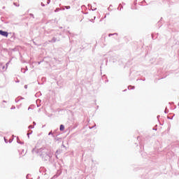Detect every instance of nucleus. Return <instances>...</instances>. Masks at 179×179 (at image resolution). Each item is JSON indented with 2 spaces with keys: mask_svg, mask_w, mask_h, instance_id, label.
Wrapping results in <instances>:
<instances>
[{
  "mask_svg": "<svg viewBox=\"0 0 179 179\" xmlns=\"http://www.w3.org/2000/svg\"><path fill=\"white\" fill-rule=\"evenodd\" d=\"M0 34L1 36H3V37H8L9 36V34L5 31L0 30Z\"/></svg>",
  "mask_w": 179,
  "mask_h": 179,
  "instance_id": "obj_1",
  "label": "nucleus"
},
{
  "mask_svg": "<svg viewBox=\"0 0 179 179\" xmlns=\"http://www.w3.org/2000/svg\"><path fill=\"white\" fill-rule=\"evenodd\" d=\"M59 129L60 131H64L65 129V126H64L63 124H61Z\"/></svg>",
  "mask_w": 179,
  "mask_h": 179,
  "instance_id": "obj_2",
  "label": "nucleus"
},
{
  "mask_svg": "<svg viewBox=\"0 0 179 179\" xmlns=\"http://www.w3.org/2000/svg\"><path fill=\"white\" fill-rule=\"evenodd\" d=\"M56 41H57V38H53L50 41L51 43H55Z\"/></svg>",
  "mask_w": 179,
  "mask_h": 179,
  "instance_id": "obj_3",
  "label": "nucleus"
},
{
  "mask_svg": "<svg viewBox=\"0 0 179 179\" xmlns=\"http://www.w3.org/2000/svg\"><path fill=\"white\" fill-rule=\"evenodd\" d=\"M128 89H129H129H135V87L129 86V87H128Z\"/></svg>",
  "mask_w": 179,
  "mask_h": 179,
  "instance_id": "obj_4",
  "label": "nucleus"
},
{
  "mask_svg": "<svg viewBox=\"0 0 179 179\" xmlns=\"http://www.w3.org/2000/svg\"><path fill=\"white\" fill-rule=\"evenodd\" d=\"M66 9H71V6H66Z\"/></svg>",
  "mask_w": 179,
  "mask_h": 179,
  "instance_id": "obj_5",
  "label": "nucleus"
},
{
  "mask_svg": "<svg viewBox=\"0 0 179 179\" xmlns=\"http://www.w3.org/2000/svg\"><path fill=\"white\" fill-rule=\"evenodd\" d=\"M50 2H51V0H48L47 3H50Z\"/></svg>",
  "mask_w": 179,
  "mask_h": 179,
  "instance_id": "obj_6",
  "label": "nucleus"
},
{
  "mask_svg": "<svg viewBox=\"0 0 179 179\" xmlns=\"http://www.w3.org/2000/svg\"><path fill=\"white\" fill-rule=\"evenodd\" d=\"M111 36H114V34H109V37Z\"/></svg>",
  "mask_w": 179,
  "mask_h": 179,
  "instance_id": "obj_7",
  "label": "nucleus"
},
{
  "mask_svg": "<svg viewBox=\"0 0 179 179\" xmlns=\"http://www.w3.org/2000/svg\"><path fill=\"white\" fill-rule=\"evenodd\" d=\"M51 134H52V131H50V132L48 134V135H51Z\"/></svg>",
  "mask_w": 179,
  "mask_h": 179,
  "instance_id": "obj_8",
  "label": "nucleus"
},
{
  "mask_svg": "<svg viewBox=\"0 0 179 179\" xmlns=\"http://www.w3.org/2000/svg\"><path fill=\"white\" fill-rule=\"evenodd\" d=\"M165 113H166V114H167V109H165Z\"/></svg>",
  "mask_w": 179,
  "mask_h": 179,
  "instance_id": "obj_9",
  "label": "nucleus"
},
{
  "mask_svg": "<svg viewBox=\"0 0 179 179\" xmlns=\"http://www.w3.org/2000/svg\"><path fill=\"white\" fill-rule=\"evenodd\" d=\"M58 10H59V9H57V10H55V12H57Z\"/></svg>",
  "mask_w": 179,
  "mask_h": 179,
  "instance_id": "obj_10",
  "label": "nucleus"
},
{
  "mask_svg": "<svg viewBox=\"0 0 179 179\" xmlns=\"http://www.w3.org/2000/svg\"><path fill=\"white\" fill-rule=\"evenodd\" d=\"M62 146L63 148H65V145H62Z\"/></svg>",
  "mask_w": 179,
  "mask_h": 179,
  "instance_id": "obj_11",
  "label": "nucleus"
},
{
  "mask_svg": "<svg viewBox=\"0 0 179 179\" xmlns=\"http://www.w3.org/2000/svg\"><path fill=\"white\" fill-rule=\"evenodd\" d=\"M168 118H170V117H168Z\"/></svg>",
  "mask_w": 179,
  "mask_h": 179,
  "instance_id": "obj_12",
  "label": "nucleus"
},
{
  "mask_svg": "<svg viewBox=\"0 0 179 179\" xmlns=\"http://www.w3.org/2000/svg\"><path fill=\"white\" fill-rule=\"evenodd\" d=\"M168 118H170V117H168Z\"/></svg>",
  "mask_w": 179,
  "mask_h": 179,
  "instance_id": "obj_13",
  "label": "nucleus"
}]
</instances>
